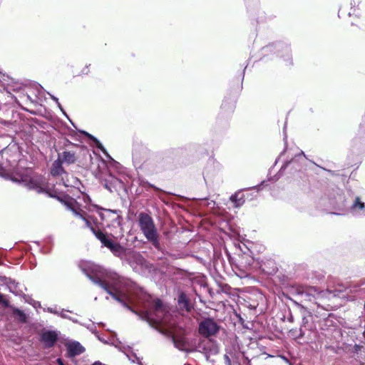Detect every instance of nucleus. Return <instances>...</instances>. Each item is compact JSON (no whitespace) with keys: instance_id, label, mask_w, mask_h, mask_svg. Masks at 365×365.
<instances>
[{"instance_id":"3","label":"nucleus","mask_w":365,"mask_h":365,"mask_svg":"<svg viewBox=\"0 0 365 365\" xmlns=\"http://www.w3.org/2000/svg\"><path fill=\"white\" fill-rule=\"evenodd\" d=\"M101 210L105 213L100 212V217L106 223V227L110 230V235L116 240L123 236L121 211L110 209H101Z\"/></svg>"},{"instance_id":"31","label":"nucleus","mask_w":365,"mask_h":365,"mask_svg":"<svg viewBox=\"0 0 365 365\" xmlns=\"http://www.w3.org/2000/svg\"><path fill=\"white\" fill-rule=\"evenodd\" d=\"M66 312H71V313L72 312H71V311H70V310H66V309H61L60 310V312H59V315H58V316H59L60 317H61L62 319H68V320H70V321L73 322V323H76V324L79 323V321H78V319H75V318H73V317H71L68 316V314H66Z\"/></svg>"},{"instance_id":"27","label":"nucleus","mask_w":365,"mask_h":365,"mask_svg":"<svg viewBox=\"0 0 365 365\" xmlns=\"http://www.w3.org/2000/svg\"><path fill=\"white\" fill-rule=\"evenodd\" d=\"M82 220L85 222V225H86V227L89 228L91 230V231L93 232V234L96 236V237L97 238V236H98V232L99 233H104L102 230H101L100 229L98 230H96L91 224V221L89 220V219L88 217H86V216H83V217L82 218Z\"/></svg>"},{"instance_id":"46","label":"nucleus","mask_w":365,"mask_h":365,"mask_svg":"<svg viewBox=\"0 0 365 365\" xmlns=\"http://www.w3.org/2000/svg\"><path fill=\"white\" fill-rule=\"evenodd\" d=\"M285 150H286V148H284V150L281 153V154H280L279 157V158L275 160V164H277V162H278V160H279V158H281V157L284 155V152H285Z\"/></svg>"},{"instance_id":"37","label":"nucleus","mask_w":365,"mask_h":365,"mask_svg":"<svg viewBox=\"0 0 365 365\" xmlns=\"http://www.w3.org/2000/svg\"><path fill=\"white\" fill-rule=\"evenodd\" d=\"M79 324L82 325V326H84L86 327L88 329H89L93 334H94L98 338L99 340H101L100 339V337L98 336V331H97L96 329V327H95V325L93 324H82L79 322L78 323Z\"/></svg>"},{"instance_id":"28","label":"nucleus","mask_w":365,"mask_h":365,"mask_svg":"<svg viewBox=\"0 0 365 365\" xmlns=\"http://www.w3.org/2000/svg\"><path fill=\"white\" fill-rule=\"evenodd\" d=\"M118 182H119L117 178L110 177V180H105L104 187L110 192H113V189L115 188Z\"/></svg>"},{"instance_id":"7","label":"nucleus","mask_w":365,"mask_h":365,"mask_svg":"<svg viewBox=\"0 0 365 365\" xmlns=\"http://www.w3.org/2000/svg\"><path fill=\"white\" fill-rule=\"evenodd\" d=\"M30 173V170H26L22 173L12 177L11 180L26 187L29 190H35L38 193L43 192V187L40 185L37 180L34 179L31 175Z\"/></svg>"},{"instance_id":"26","label":"nucleus","mask_w":365,"mask_h":365,"mask_svg":"<svg viewBox=\"0 0 365 365\" xmlns=\"http://www.w3.org/2000/svg\"><path fill=\"white\" fill-rule=\"evenodd\" d=\"M13 313L14 317L22 323H25L27 321V317L26 314L19 308H14Z\"/></svg>"},{"instance_id":"41","label":"nucleus","mask_w":365,"mask_h":365,"mask_svg":"<svg viewBox=\"0 0 365 365\" xmlns=\"http://www.w3.org/2000/svg\"><path fill=\"white\" fill-rule=\"evenodd\" d=\"M224 360L226 365H231V360L227 354L224 355Z\"/></svg>"},{"instance_id":"52","label":"nucleus","mask_w":365,"mask_h":365,"mask_svg":"<svg viewBox=\"0 0 365 365\" xmlns=\"http://www.w3.org/2000/svg\"><path fill=\"white\" fill-rule=\"evenodd\" d=\"M284 140H285V144H286L287 143V142H286L287 135L285 133V126L284 127Z\"/></svg>"},{"instance_id":"40","label":"nucleus","mask_w":365,"mask_h":365,"mask_svg":"<svg viewBox=\"0 0 365 365\" xmlns=\"http://www.w3.org/2000/svg\"><path fill=\"white\" fill-rule=\"evenodd\" d=\"M210 175H209V170H206V171L203 173V178H204V180L206 183V185H207V179L209 178Z\"/></svg>"},{"instance_id":"15","label":"nucleus","mask_w":365,"mask_h":365,"mask_svg":"<svg viewBox=\"0 0 365 365\" xmlns=\"http://www.w3.org/2000/svg\"><path fill=\"white\" fill-rule=\"evenodd\" d=\"M178 304L182 310H184L187 312H191V310L193 309V305L192 304L190 299L187 294L182 291L179 292L178 293Z\"/></svg>"},{"instance_id":"23","label":"nucleus","mask_w":365,"mask_h":365,"mask_svg":"<svg viewBox=\"0 0 365 365\" xmlns=\"http://www.w3.org/2000/svg\"><path fill=\"white\" fill-rule=\"evenodd\" d=\"M289 334L290 336H292L295 340L303 339L306 335L305 330L302 328L291 329L289 331Z\"/></svg>"},{"instance_id":"39","label":"nucleus","mask_w":365,"mask_h":365,"mask_svg":"<svg viewBox=\"0 0 365 365\" xmlns=\"http://www.w3.org/2000/svg\"><path fill=\"white\" fill-rule=\"evenodd\" d=\"M0 304H2L5 307H8L9 306V302L5 299V297L3 294L0 292Z\"/></svg>"},{"instance_id":"12","label":"nucleus","mask_w":365,"mask_h":365,"mask_svg":"<svg viewBox=\"0 0 365 365\" xmlns=\"http://www.w3.org/2000/svg\"><path fill=\"white\" fill-rule=\"evenodd\" d=\"M306 155L304 153L301 151L299 153L295 155V156L290 160H286L284 163L279 170L280 174H282V173L287 168H290V170H294L295 171H300L302 168V164L304 163Z\"/></svg>"},{"instance_id":"25","label":"nucleus","mask_w":365,"mask_h":365,"mask_svg":"<svg viewBox=\"0 0 365 365\" xmlns=\"http://www.w3.org/2000/svg\"><path fill=\"white\" fill-rule=\"evenodd\" d=\"M292 302L294 303V304L299 309V313L302 317H312V312L304 306H303L302 304L297 302L295 300L292 299Z\"/></svg>"},{"instance_id":"45","label":"nucleus","mask_w":365,"mask_h":365,"mask_svg":"<svg viewBox=\"0 0 365 365\" xmlns=\"http://www.w3.org/2000/svg\"><path fill=\"white\" fill-rule=\"evenodd\" d=\"M57 364H58V365H65V364H64V363H63V360H62L61 359H60V358H58V359H57Z\"/></svg>"},{"instance_id":"29","label":"nucleus","mask_w":365,"mask_h":365,"mask_svg":"<svg viewBox=\"0 0 365 365\" xmlns=\"http://www.w3.org/2000/svg\"><path fill=\"white\" fill-rule=\"evenodd\" d=\"M48 94L50 96L51 98L54 101L56 104H57V106L58 108L61 110V111L62 112V113L63 114L64 116L66 117V118L70 121V123L72 124V125L76 128V125L75 124L73 123V122L69 118L68 115H67V113H66V111L64 110V109L63 108L61 104L59 103L58 101V98H56L55 96L48 93Z\"/></svg>"},{"instance_id":"1","label":"nucleus","mask_w":365,"mask_h":365,"mask_svg":"<svg viewBox=\"0 0 365 365\" xmlns=\"http://www.w3.org/2000/svg\"><path fill=\"white\" fill-rule=\"evenodd\" d=\"M80 268L93 283L103 289L115 301L141 319L148 322L150 326L161 325L167 322L168 312L160 299H156L153 305L148 309L137 311L130 305L132 302L130 296L120 290L119 276L116 273L91 262H83L81 264Z\"/></svg>"},{"instance_id":"54","label":"nucleus","mask_w":365,"mask_h":365,"mask_svg":"<svg viewBox=\"0 0 365 365\" xmlns=\"http://www.w3.org/2000/svg\"><path fill=\"white\" fill-rule=\"evenodd\" d=\"M62 181H63V184L66 187H67V186H68V185H67V184H66V182L64 181L63 177H62Z\"/></svg>"},{"instance_id":"34","label":"nucleus","mask_w":365,"mask_h":365,"mask_svg":"<svg viewBox=\"0 0 365 365\" xmlns=\"http://www.w3.org/2000/svg\"><path fill=\"white\" fill-rule=\"evenodd\" d=\"M19 283L14 279L9 277V280L6 282V285L9 287L11 292H14V289L17 288Z\"/></svg>"},{"instance_id":"19","label":"nucleus","mask_w":365,"mask_h":365,"mask_svg":"<svg viewBox=\"0 0 365 365\" xmlns=\"http://www.w3.org/2000/svg\"><path fill=\"white\" fill-rule=\"evenodd\" d=\"M58 158L62 161L63 163L71 165L76 161L75 153L71 151H63L58 154Z\"/></svg>"},{"instance_id":"13","label":"nucleus","mask_w":365,"mask_h":365,"mask_svg":"<svg viewBox=\"0 0 365 365\" xmlns=\"http://www.w3.org/2000/svg\"><path fill=\"white\" fill-rule=\"evenodd\" d=\"M298 294L302 296L304 301L317 303V299L323 297L324 291L319 290L316 287H310L305 290L298 292Z\"/></svg>"},{"instance_id":"24","label":"nucleus","mask_w":365,"mask_h":365,"mask_svg":"<svg viewBox=\"0 0 365 365\" xmlns=\"http://www.w3.org/2000/svg\"><path fill=\"white\" fill-rule=\"evenodd\" d=\"M246 4L247 5V9L249 12H251V15L253 16V18H255L257 23H263L267 21V17L265 15V13L263 11H261L259 9H257V14L256 16L255 14H252V11L250 8V5L248 4L247 0H246Z\"/></svg>"},{"instance_id":"8","label":"nucleus","mask_w":365,"mask_h":365,"mask_svg":"<svg viewBox=\"0 0 365 365\" xmlns=\"http://www.w3.org/2000/svg\"><path fill=\"white\" fill-rule=\"evenodd\" d=\"M160 333L163 335L170 338L175 348L178 350L189 353L191 351L188 349L189 343L185 337L184 333L175 334L169 329H159Z\"/></svg>"},{"instance_id":"51","label":"nucleus","mask_w":365,"mask_h":365,"mask_svg":"<svg viewBox=\"0 0 365 365\" xmlns=\"http://www.w3.org/2000/svg\"><path fill=\"white\" fill-rule=\"evenodd\" d=\"M210 351L212 353V354H217V348H214L211 350H210Z\"/></svg>"},{"instance_id":"22","label":"nucleus","mask_w":365,"mask_h":365,"mask_svg":"<svg viewBox=\"0 0 365 365\" xmlns=\"http://www.w3.org/2000/svg\"><path fill=\"white\" fill-rule=\"evenodd\" d=\"M80 133L86 136L88 139L91 140L94 143L95 145L98 149H100L107 157L110 158L102 143L96 137L84 130H80Z\"/></svg>"},{"instance_id":"9","label":"nucleus","mask_w":365,"mask_h":365,"mask_svg":"<svg viewBox=\"0 0 365 365\" xmlns=\"http://www.w3.org/2000/svg\"><path fill=\"white\" fill-rule=\"evenodd\" d=\"M97 239L101 244L107 247L115 257H121L125 253V248L119 243L115 242L107 233H99Z\"/></svg>"},{"instance_id":"16","label":"nucleus","mask_w":365,"mask_h":365,"mask_svg":"<svg viewBox=\"0 0 365 365\" xmlns=\"http://www.w3.org/2000/svg\"><path fill=\"white\" fill-rule=\"evenodd\" d=\"M66 347L70 357H75L85 351V348L78 341L71 342L67 344Z\"/></svg>"},{"instance_id":"2","label":"nucleus","mask_w":365,"mask_h":365,"mask_svg":"<svg viewBox=\"0 0 365 365\" xmlns=\"http://www.w3.org/2000/svg\"><path fill=\"white\" fill-rule=\"evenodd\" d=\"M132 159L136 170H140L148 175L158 173L160 170V156L151 152L141 143H134Z\"/></svg>"},{"instance_id":"4","label":"nucleus","mask_w":365,"mask_h":365,"mask_svg":"<svg viewBox=\"0 0 365 365\" xmlns=\"http://www.w3.org/2000/svg\"><path fill=\"white\" fill-rule=\"evenodd\" d=\"M138 225L148 241L160 250L161 246L159 234L152 217L145 212H140L138 215Z\"/></svg>"},{"instance_id":"36","label":"nucleus","mask_w":365,"mask_h":365,"mask_svg":"<svg viewBox=\"0 0 365 365\" xmlns=\"http://www.w3.org/2000/svg\"><path fill=\"white\" fill-rule=\"evenodd\" d=\"M61 308L58 307L57 305H55L53 307H47V308H43V310L44 312H48L51 314H56L57 316L59 315V312Z\"/></svg>"},{"instance_id":"18","label":"nucleus","mask_w":365,"mask_h":365,"mask_svg":"<svg viewBox=\"0 0 365 365\" xmlns=\"http://www.w3.org/2000/svg\"><path fill=\"white\" fill-rule=\"evenodd\" d=\"M62 165L63 163L60 160V159L57 158L56 160H54L51 168V174L53 176H61L63 175H67V173L64 170Z\"/></svg>"},{"instance_id":"17","label":"nucleus","mask_w":365,"mask_h":365,"mask_svg":"<svg viewBox=\"0 0 365 365\" xmlns=\"http://www.w3.org/2000/svg\"><path fill=\"white\" fill-rule=\"evenodd\" d=\"M259 267L267 274H272L277 272V267L273 260H262L259 263Z\"/></svg>"},{"instance_id":"59","label":"nucleus","mask_w":365,"mask_h":365,"mask_svg":"<svg viewBox=\"0 0 365 365\" xmlns=\"http://www.w3.org/2000/svg\"><path fill=\"white\" fill-rule=\"evenodd\" d=\"M140 365H143V364H140Z\"/></svg>"},{"instance_id":"49","label":"nucleus","mask_w":365,"mask_h":365,"mask_svg":"<svg viewBox=\"0 0 365 365\" xmlns=\"http://www.w3.org/2000/svg\"><path fill=\"white\" fill-rule=\"evenodd\" d=\"M1 123H2L3 125H9V124H10V122L3 120L1 121Z\"/></svg>"},{"instance_id":"48","label":"nucleus","mask_w":365,"mask_h":365,"mask_svg":"<svg viewBox=\"0 0 365 365\" xmlns=\"http://www.w3.org/2000/svg\"><path fill=\"white\" fill-rule=\"evenodd\" d=\"M263 183H264V182H262L261 184H259V185H257V186H254V187H252V188H254V189H257V190H259L260 187L262 186V185Z\"/></svg>"},{"instance_id":"21","label":"nucleus","mask_w":365,"mask_h":365,"mask_svg":"<svg viewBox=\"0 0 365 365\" xmlns=\"http://www.w3.org/2000/svg\"><path fill=\"white\" fill-rule=\"evenodd\" d=\"M230 201L234 204L235 207H240L245 202V196L240 191L232 195L230 197Z\"/></svg>"},{"instance_id":"44","label":"nucleus","mask_w":365,"mask_h":365,"mask_svg":"<svg viewBox=\"0 0 365 365\" xmlns=\"http://www.w3.org/2000/svg\"><path fill=\"white\" fill-rule=\"evenodd\" d=\"M81 72L83 74H88L89 72L88 66H86L84 68H83Z\"/></svg>"},{"instance_id":"38","label":"nucleus","mask_w":365,"mask_h":365,"mask_svg":"<svg viewBox=\"0 0 365 365\" xmlns=\"http://www.w3.org/2000/svg\"><path fill=\"white\" fill-rule=\"evenodd\" d=\"M210 345H213V343L212 341H207L206 344H205L203 342H201V343H199L198 346H197V349L199 351H200L201 349L205 352V353H207V350H208V346Z\"/></svg>"},{"instance_id":"5","label":"nucleus","mask_w":365,"mask_h":365,"mask_svg":"<svg viewBox=\"0 0 365 365\" xmlns=\"http://www.w3.org/2000/svg\"><path fill=\"white\" fill-rule=\"evenodd\" d=\"M262 53L265 56L274 54L277 57L282 58L287 65H292L291 48L288 43L279 41L270 43L262 48Z\"/></svg>"},{"instance_id":"56","label":"nucleus","mask_w":365,"mask_h":365,"mask_svg":"<svg viewBox=\"0 0 365 365\" xmlns=\"http://www.w3.org/2000/svg\"><path fill=\"white\" fill-rule=\"evenodd\" d=\"M207 197H205L200 198L199 200H207Z\"/></svg>"},{"instance_id":"20","label":"nucleus","mask_w":365,"mask_h":365,"mask_svg":"<svg viewBox=\"0 0 365 365\" xmlns=\"http://www.w3.org/2000/svg\"><path fill=\"white\" fill-rule=\"evenodd\" d=\"M327 294H331L334 297H338L341 299H345L347 297L348 292L347 289H341L335 288L332 290L327 289L326 291H324L323 297L326 296Z\"/></svg>"},{"instance_id":"35","label":"nucleus","mask_w":365,"mask_h":365,"mask_svg":"<svg viewBox=\"0 0 365 365\" xmlns=\"http://www.w3.org/2000/svg\"><path fill=\"white\" fill-rule=\"evenodd\" d=\"M365 285V279H361L358 284L354 285V287L350 289V292H364L365 293V287L358 289V288Z\"/></svg>"},{"instance_id":"30","label":"nucleus","mask_w":365,"mask_h":365,"mask_svg":"<svg viewBox=\"0 0 365 365\" xmlns=\"http://www.w3.org/2000/svg\"><path fill=\"white\" fill-rule=\"evenodd\" d=\"M235 101L234 99L231 100L230 102H227V100L225 99L222 103V108L225 110L232 112L235 108Z\"/></svg>"},{"instance_id":"11","label":"nucleus","mask_w":365,"mask_h":365,"mask_svg":"<svg viewBox=\"0 0 365 365\" xmlns=\"http://www.w3.org/2000/svg\"><path fill=\"white\" fill-rule=\"evenodd\" d=\"M347 211L354 216H360L365 211V203L361 198L351 192Z\"/></svg>"},{"instance_id":"33","label":"nucleus","mask_w":365,"mask_h":365,"mask_svg":"<svg viewBox=\"0 0 365 365\" xmlns=\"http://www.w3.org/2000/svg\"><path fill=\"white\" fill-rule=\"evenodd\" d=\"M312 317H302V322L299 328L304 329L306 330H311L312 327L309 324V318Z\"/></svg>"},{"instance_id":"58","label":"nucleus","mask_w":365,"mask_h":365,"mask_svg":"<svg viewBox=\"0 0 365 365\" xmlns=\"http://www.w3.org/2000/svg\"><path fill=\"white\" fill-rule=\"evenodd\" d=\"M184 365H190V364H185Z\"/></svg>"},{"instance_id":"42","label":"nucleus","mask_w":365,"mask_h":365,"mask_svg":"<svg viewBox=\"0 0 365 365\" xmlns=\"http://www.w3.org/2000/svg\"><path fill=\"white\" fill-rule=\"evenodd\" d=\"M9 280V277L6 276H0V283L6 284V282Z\"/></svg>"},{"instance_id":"10","label":"nucleus","mask_w":365,"mask_h":365,"mask_svg":"<svg viewBox=\"0 0 365 365\" xmlns=\"http://www.w3.org/2000/svg\"><path fill=\"white\" fill-rule=\"evenodd\" d=\"M220 330V326L212 318H206L199 324V333L205 337L215 336Z\"/></svg>"},{"instance_id":"53","label":"nucleus","mask_w":365,"mask_h":365,"mask_svg":"<svg viewBox=\"0 0 365 365\" xmlns=\"http://www.w3.org/2000/svg\"><path fill=\"white\" fill-rule=\"evenodd\" d=\"M255 6H258V0H252Z\"/></svg>"},{"instance_id":"57","label":"nucleus","mask_w":365,"mask_h":365,"mask_svg":"<svg viewBox=\"0 0 365 365\" xmlns=\"http://www.w3.org/2000/svg\"><path fill=\"white\" fill-rule=\"evenodd\" d=\"M98 325L103 326V325H104V324H103V323H102V322H101V323H98Z\"/></svg>"},{"instance_id":"55","label":"nucleus","mask_w":365,"mask_h":365,"mask_svg":"<svg viewBox=\"0 0 365 365\" xmlns=\"http://www.w3.org/2000/svg\"><path fill=\"white\" fill-rule=\"evenodd\" d=\"M341 10L339 9V12H338V16L340 18L341 17Z\"/></svg>"},{"instance_id":"6","label":"nucleus","mask_w":365,"mask_h":365,"mask_svg":"<svg viewBox=\"0 0 365 365\" xmlns=\"http://www.w3.org/2000/svg\"><path fill=\"white\" fill-rule=\"evenodd\" d=\"M351 192V190L343 191L338 187L333 189L329 195V205L336 210H346Z\"/></svg>"},{"instance_id":"14","label":"nucleus","mask_w":365,"mask_h":365,"mask_svg":"<svg viewBox=\"0 0 365 365\" xmlns=\"http://www.w3.org/2000/svg\"><path fill=\"white\" fill-rule=\"evenodd\" d=\"M58 334L56 331L46 330L42 332L40 336L41 341L44 344L45 348H51L56 343Z\"/></svg>"},{"instance_id":"43","label":"nucleus","mask_w":365,"mask_h":365,"mask_svg":"<svg viewBox=\"0 0 365 365\" xmlns=\"http://www.w3.org/2000/svg\"><path fill=\"white\" fill-rule=\"evenodd\" d=\"M287 321L291 322V323H293L294 322V317L291 312V311L289 310V314L287 317Z\"/></svg>"},{"instance_id":"32","label":"nucleus","mask_w":365,"mask_h":365,"mask_svg":"<svg viewBox=\"0 0 365 365\" xmlns=\"http://www.w3.org/2000/svg\"><path fill=\"white\" fill-rule=\"evenodd\" d=\"M68 208L73 212V213L75 215V216L80 217L82 219L83 216L86 214L84 211L81 210L78 207H75V206H73L71 205H68Z\"/></svg>"},{"instance_id":"50","label":"nucleus","mask_w":365,"mask_h":365,"mask_svg":"<svg viewBox=\"0 0 365 365\" xmlns=\"http://www.w3.org/2000/svg\"><path fill=\"white\" fill-rule=\"evenodd\" d=\"M34 307H38L39 308L43 309V307H41V303L39 302H36Z\"/></svg>"},{"instance_id":"47","label":"nucleus","mask_w":365,"mask_h":365,"mask_svg":"<svg viewBox=\"0 0 365 365\" xmlns=\"http://www.w3.org/2000/svg\"><path fill=\"white\" fill-rule=\"evenodd\" d=\"M148 185L149 187H152V188H153V189L156 190H159V189H158L157 187H155V185H152V184H150V183H149V182H148Z\"/></svg>"}]
</instances>
